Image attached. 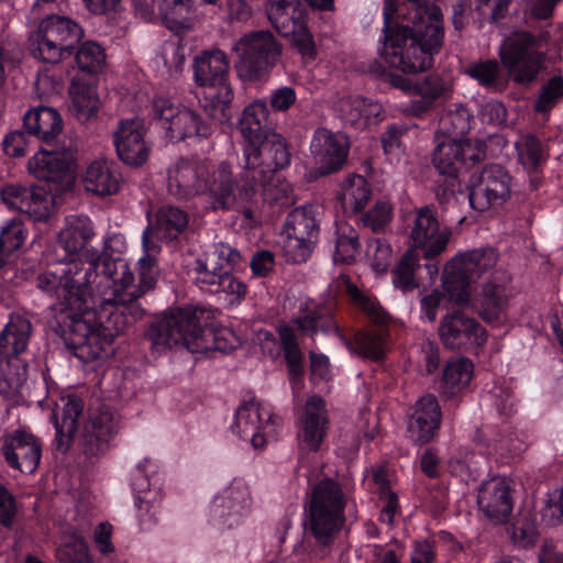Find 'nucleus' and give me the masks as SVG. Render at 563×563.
<instances>
[{"instance_id": "1", "label": "nucleus", "mask_w": 563, "mask_h": 563, "mask_svg": "<svg viewBox=\"0 0 563 563\" xmlns=\"http://www.w3.org/2000/svg\"><path fill=\"white\" fill-rule=\"evenodd\" d=\"M99 260L70 261L37 276V287L65 313L63 338L84 363L103 362L126 325L124 310L103 294L95 295Z\"/></svg>"}, {"instance_id": "2", "label": "nucleus", "mask_w": 563, "mask_h": 563, "mask_svg": "<svg viewBox=\"0 0 563 563\" xmlns=\"http://www.w3.org/2000/svg\"><path fill=\"white\" fill-rule=\"evenodd\" d=\"M410 9L406 20L412 26H391L397 9L393 0H385V41L380 51L386 62L404 73H418L428 69L433 55L442 45L443 27L440 9L432 0H408Z\"/></svg>"}, {"instance_id": "3", "label": "nucleus", "mask_w": 563, "mask_h": 563, "mask_svg": "<svg viewBox=\"0 0 563 563\" xmlns=\"http://www.w3.org/2000/svg\"><path fill=\"white\" fill-rule=\"evenodd\" d=\"M212 311L198 306L168 310L148 331L152 347L161 353L183 346L191 353L229 352L241 345V339L230 328L209 329Z\"/></svg>"}, {"instance_id": "4", "label": "nucleus", "mask_w": 563, "mask_h": 563, "mask_svg": "<svg viewBox=\"0 0 563 563\" xmlns=\"http://www.w3.org/2000/svg\"><path fill=\"white\" fill-rule=\"evenodd\" d=\"M167 185L168 191L180 199L208 192L214 210L229 209L235 202L231 168L227 163L214 167L179 159L168 169Z\"/></svg>"}, {"instance_id": "5", "label": "nucleus", "mask_w": 563, "mask_h": 563, "mask_svg": "<svg viewBox=\"0 0 563 563\" xmlns=\"http://www.w3.org/2000/svg\"><path fill=\"white\" fill-rule=\"evenodd\" d=\"M194 79L200 88L199 102L209 115L221 122L230 120L233 91L229 82L227 55L222 51H211L197 56Z\"/></svg>"}, {"instance_id": "6", "label": "nucleus", "mask_w": 563, "mask_h": 563, "mask_svg": "<svg viewBox=\"0 0 563 563\" xmlns=\"http://www.w3.org/2000/svg\"><path fill=\"white\" fill-rule=\"evenodd\" d=\"M137 262L139 284H134L133 273L123 262L115 265V276L111 277L108 272L100 275L95 283L97 291H101L108 301H113L123 310L132 305L143 294L151 290L158 278V268L154 257V253H147Z\"/></svg>"}, {"instance_id": "7", "label": "nucleus", "mask_w": 563, "mask_h": 563, "mask_svg": "<svg viewBox=\"0 0 563 563\" xmlns=\"http://www.w3.org/2000/svg\"><path fill=\"white\" fill-rule=\"evenodd\" d=\"M282 45L269 31H253L242 35L233 45L239 76L249 81L266 76L278 63Z\"/></svg>"}, {"instance_id": "8", "label": "nucleus", "mask_w": 563, "mask_h": 563, "mask_svg": "<svg viewBox=\"0 0 563 563\" xmlns=\"http://www.w3.org/2000/svg\"><path fill=\"white\" fill-rule=\"evenodd\" d=\"M498 261L496 250L478 249L455 255L444 267L443 288L450 300L465 305L470 300L471 283L492 269Z\"/></svg>"}, {"instance_id": "9", "label": "nucleus", "mask_w": 563, "mask_h": 563, "mask_svg": "<svg viewBox=\"0 0 563 563\" xmlns=\"http://www.w3.org/2000/svg\"><path fill=\"white\" fill-rule=\"evenodd\" d=\"M345 504L346 496L335 481L323 478L312 486L309 503L310 525L320 543H327L341 529Z\"/></svg>"}, {"instance_id": "10", "label": "nucleus", "mask_w": 563, "mask_h": 563, "mask_svg": "<svg viewBox=\"0 0 563 563\" xmlns=\"http://www.w3.org/2000/svg\"><path fill=\"white\" fill-rule=\"evenodd\" d=\"M253 497L242 478H233L212 498L208 520L218 530H229L242 525L251 515Z\"/></svg>"}, {"instance_id": "11", "label": "nucleus", "mask_w": 563, "mask_h": 563, "mask_svg": "<svg viewBox=\"0 0 563 563\" xmlns=\"http://www.w3.org/2000/svg\"><path fill=\"white\" fill-rule=\"evenodd\" d=\"M154 119L165 136L175 141L187 139H208L211 126L194 110L179 106L165 97L155 98L152 102Z\"/></svg>"}, {"instance_id": "12", "label": "nucleus", "mask_w": 563, "mask_h": 563, "mask_svg": "<svg viewBox=\"0 0 563 563\" xmlns=\"http://www.w3.org/2000/svg\"><path fill=\"white\" fill-rule=\"evenodd\" d=\"M283 426V419L268 406L252 400L240 406L235 412L232 432L254 449L264 448L276 439Z\"/></svg>"}, {"instance_id": "13", "label": "nucleus", "mask_w": 563, "mask_h": 563, "mask_svg": "<svg viewBox=\"0 0 563 563\" xmlns=\"http://www.w3.org/2000/svg\"><path fill=\"white\" fill-rule=\"evenodd\" d=\"M499 56L511 77L520 84L533 81L543 67L544 56L536 47V38L515 32L500 46Z\"/></svg>"}, {"instance_id": "14", "label": "nucleus", "mask_w": 563, "mask_h": 563, "mask_svg": "<svg viewBox=\"0 0 563 563\" xmlns=\"http://www.w3.org/2000/svg\"><path fill=\"white\" fill-rule=\"evenodd\" d=\"M75 153L65 143H46L29 161V172L36 178L56 183L69 190L75 184Z\"/></svg>"}, {"instance_id": "15", "label": "nucleus", "mask_w": 563, "mask_h": 563, "mask_svg": "<svg viewBox=\"0 0 563 563\" xmlns=\"http://www.w3.org/2000/svg\"><path fill=\"white\" fill-rule=\"evenodd\" d=\"M512 178L503 166L493 164L470 180V203L479 212L501 206L511 194Z\"/></svg>"}, {"instance_id": "16", "label": "nucleus", "mask_w": 563, "mask_h": 563, "mask_svg": "<svg viewBox=\"0 0 563 563\" xmlns=\"http://www.w3.org/2000/svg\"><path fill=\"white\" fill-rule=\"evenodd\" d=\"M329 417L322 397L312 395L298 408L296 427L297 444L301 453L317 452L321 449L329 431Z\"/></svg>"}, {"instance_id": "17", "label": "nucleus", "mask_w": 563, "mask_h": 563, "mask_svg": "<svg viewBox=\"0 0 563 563\" xmlns=\"http://www.w3.org/2000/svg\"><path fill=\"white\" fill-rule=\"evenodd\" d=\"M452 236V230L442 225L429 207L415 212L410 230V240L415 249L420 250L426 258L442 254Z\"/></svg>"}, {"instance_id": "18", "label": "nucleus", "mask_w": 563, "mask_h": 563, "mask_svg": "<svg viewBox=\"0 0 563 563\" xmlns=\"http://www.w3.org/2000/svg\"><path fill=\"white\" fill-rule=\"evenodd\" d=\"M439 336L448 349L460 350L483 346L488 333L474 318L456 310L442 318Z\"/></svg>"}, {"instance_id": "19", "label": "nucleus", "mask_w": 563, "mask_h": 563, "mask_svg": "<svg viewBox=\"0 0 563 563\" xmlns=\"http://www.w3.org/2000/svg\"><path fill=\"white\" fill-rule=\"evenodd\" d=\"M131 486L141 521L153 520L162 500L156 463L150 459L142 460L132 473Z\"/></svg>"}, {"instance_id": "20", "label": "nucleus", "mask_w": 563, "mask_h": 563, "mask_svg": "<svg viewBox=\"0 0 563 563\" xmlns=\"http://www.w3.org/2000/svg\"><path fill=\"white\" fill-rule=\"evenodd\" d=\"M147 219L148 224L142 235L143 250L147 253H158V242L176 239L189 222L187 212L174 206H163L154 216L147 214Z\"/></svg>"}, {"instance_id": "21", "label": "nucleus", "mask_w": 563, "mask_h": 563, "mask_svg": "<svg viewBox=\"0 0 563 563\" xmlns=\"http://www.w3.org/2000/svg\"><path fill=\"white\" fill-rule=\"evenodd\" d=\"M1 453L10 467L31 474L38 467L42 443L32 432L19 428L3 435Z\"/></svg>"}, {"instance_id": "22", "label": "nucleus", "mask_w": 563, "mask_h": 563, "mask_svg": "<svg viewBox=\"0 0 563 563\" xmlns=\"http://www.w3.org/2000/svg\"><path fill=\"white\" fill-rule=\"evenodd\" d=\"M240 261V253L231 245L219 243L206 254L205 258H198L195 268V282L203 291L214 292L221 285L224 276L232 271Z\"/></svg>"}, {"instance_id": "23", "label": "nucleus", "mask_w": 563, "mask_h": 563, "mask_svg": "<svg viewBox=\"0 0 563 563\" xmlns=\"http://www.w3.org/2000/svg\"><path fill=\"white\" fill-rule=\"evenodd\" d=\"M136 13L145 21L159 19L169 30L189 27L192 15V0H133Z\"/></svg>"}, {"instance_id": "24", "label": "nucleus", "mask_w": 563, "mask_h": 563, "mask_svg": "<svg viewBox=\"0 0 563 563\" xmlns=\"http://www.w3.org/2000/svg\"><path fill=\"white\" fill-rule=\"evenodd\" d=\"M486 143H439L433 153V164L442 175L456 176L463 168L485 157Z\"/></svg>"}, {"instance_id": "25", "label": "nucleus", "mask_w": 563, "mask_h": 563, "mask_svg": "<svg viewBox=\"0 0 563 563\" xmlns=\"http://www.w3.org/2000/svg\"><path fill=\"white\" fill-rule=\"evenodd\" d=\"M508 279L506 277L503 283L489 280L474 300L475 312L492 327H500L508 321L509 300L514 296L507 285Z\"/></svg>"}, {"instance_id": "26", "label": "nucleus", "mask_w": 563, "mask_h": 563, "mask_svg": "<svg viewBox=\"0 0 563 563\" xmlns=\"http://www.w3.org/2000/svg\"><path fill=\"white\" fill-rule=\"evenodd\" d=\"M477 504L484 515L496 522L508 518L514 508L510 482L505 477H492L481 485Z\"/></svg>"}, {"instance_id": "27", "label": "nucleus", "mask_w": 563, "mask_h": 563, "mask_svg": "<svg viewBox=\"0 0 563 563\" xmlns=\"http://www.w3.org/2000/svg\"><path fill=\"white\" fill-rule=\"evenodd\" d=\"M81 181L88 192L103 198L117 195L121 190L124 179L119 166L113 161L96 158L87 165Z\"/></svg>"}, {"instance_id": "28", "label": "nucleus", "mask_w": 563, "mask_h": 563, "mask_svg": "<svg viewBox=\"0 0 563 563\" xmlns=\"http://www.w3.org/2000/svg\"><path fill=\"white\" fill-rule=\"evenodd\" d=\"M441 422V410L433 395L421 397L415 406L408 423L409 438L416 443H427L433 439Z\"/></svg>"}, {"instance_id": "29", "label": "nucleus", "mask_w": 563, "mask_h": 563, "mask_svg": "<svg viewBox=\"0 0 563 563\" xmlns=\"http://www.w3.org/2000/svg\"><path fill=\"white\" fill-rule=\"evenodd\" d=\"M243 153L253 179L256 173L282 169L290 162L286 143H245Z\"/></svg>"}, {"instance_id": "30", "label": "nucleus", "mask_w": 563, "mask_h": 563, "mask_svg": "<svg viewBox=\"0 0 563 563\" xmlns=\"http://www.w3.org/2000/svg\"><path fill=\"white\" fill-rule=\"evenodd\" d=\"M338 110L345 126L355 131H363L383 119L382 104L360 96L342 98Z\"/></svg>"}, {"instance_id": "31", "label": "nucleus", "mask_w": 563, "mask_h": 563, "mask_svg": "<svg viewBox=\"0 0 563 563\" xmlns=\"http://www.w3.org/2000/svg\"><path fill=\"white\" fill-rule=\"evenodd\" d=\"M117 421L113 413L104 408H91L84 424L82 438L91 454L101 452L115 432Z\"/></svg>"}, {"instance_id": "32", "label": "nucleus", "mask_w": 563, "mask_h": 563, "mask_svg": "<svg viewBox=\"0 0 563 563\" xmlns=\"http://www.w3.org/2000/svg\"><path fill=\"white\" fill-rule=\"evenodd\" d=\"M60 412H54L51 421L56 430V446L59 450H67L77 430V420L82 413L84 404L74 395L60 398Z\"/></svg>"}, {"instance_id": "33", "label": "nucleus", "mask_w": 563, "mask_h": 563, "mask_svg": "<svg viewBox=\"0 0 563 563\" xmlns=\"http://www.w3.org/2000/svg\"><path fill=\"white\" fill-rule=\"evenodd\" d=\"M32 333L27 317L12 313L0 333V357H20L25 352Z\"/></svg>"}, {"instance_id": "34", "label": "nucleus", "mask_w": 563, "mask_h": 563, "mask_svg": "<svg viewBox=\"0 0 563 563\" xmlns=\"http://www.w3.org/2000/svg\"><path fill=\"white\" fill-rule=\"evenodd\" d=\"M95 232L88 217H67L64 228L58 235V246L65 252V257L74 256L86 250Z\"/></svg>"}, {"instance_id": "35", "label": "nucleus", "mask_w": 563, "mask_h": 563, "mask_svg": "<svg viewBox=\"0 0 563 563\" xmlns=\"http://www.w3.org/2000/svg\"><path fill=\"white\" fill-rule=\"evenodd\" d=\"M23 122L29 134L42 141H54L63 132L60 114L49 107L29 110L23 118Z\"/></svg>"}, {"instance_id": "36", "label": "nucleus", "mask_w": 563, "mask_h": 563, "mask_svg": "<svg viewBox=\"0 0 563 563\" xmlns=\"http://www.w3.org/2000/svg\"><path fill=\"white\" fill-rule=\"evenodd\" d=\"M268 109L264 100L247 106L240 119V130L245 141H269L274 135L267 122Z\"/></svg>"}, {"instance_id": "37", "label": "nucleus", "mask_w": 563, "mask_h": 563, "mask_svg": "<svg viewBox=\"0 0 563 563\" xmlns=\"http://www.w3.org/2000/svg\"><path fill=\"white\" fill-rule=\"evenodd\" d=\"M372 197L369 183L361 175L346 176L336 192V199L346 212H361Z\"/></svg>"}, {"instance_id": "38", "label": "nucleus", "mask_w": 563, "mask_h": 563, "mask_svg": "<svg viewBox=\"0 0 563 563\" xmlns=\"http://www.w3.org/2000/svg\"><path fill=\"white\" fill-rule=\"evenodd\" d=\"M266 15L279 34L294 32V25L306 18L300 0H268Z\"/></svg>"}, {"instance_id": "39", "label": "nucleus", "mask_w": 563, "mask_h": 563, "mask_svg": "<svg viewBox=\"0 0 563 563\" xmlns=\"http://www.w3.org/2000/svg\"><path fill=\"white\" fill-rule=\"evenodd\" d=\"M285 360L288 366V376L295 395L303 388V355L300 351L295 331L289 325H280L278 329Z\"/></svg>"}, {"instance_id": "40", "label": "nucleus", "mask_w": 563, "mask_h": 563, "mask_svg": "<svg viewBox=\"0 0 563 563\" xmlns=\"http://www.w3.org/2000/svg\"><path fill=\"white\" fill-rule=\"evenodd\" d=\"M35 32L71 49H74V45L82 35L81 27L76 22L60 15H48L44 18L38 23Z\"/></svg>"}, {"instance_id": "41", "label": "nucleus", "mask_w": 563, "mask_h": 563, "mask_svg": "<svg viewBox=\"0 0 563 563\" xmlns=\"http://www.w3.org/2000/svg\"><path fill=\"white\" fill-rule=\"evenodd\" d=\"M335 284L338 291L345 292L350 297L351 302L361 309L371 321L375 323H384L386 321L387 314L378 301L369 294L360 289L347 276L341 275L335 280Z\"/></svg>"}, {"instance_id": "42", "label": "nucleus", "mask_w": 563, "mask_h": 563, "mask_svg": "<svg viewBox=\"0 0 563 563\" xmlns=\"http://www.w3.org/2000/svg\"><path fill=\"white\" fill-rule=\"evenodd\" d=\"M310 148L320 175L340 169L349 154V143H311Z\"/></svg>"}, {"instance_id": "43", "label": "nucleus", "mask_w": 563, "mask_h": 563, "mask_svg": "<svg viewBox=\"0 0 563 563\" xmlns=\"http://www.w3.org/2000/svg\"><path fill=\"white\" fill-rule=\"evenodd\" d=\"M27 366L21 357H0V394L16 396L26 380Z\"/></svg>"}, {"instance_id": "44", "label": "nucleus", "mask_w": 563, "mask_h": 563, "mask_svg": "<svg viewBox=\"0 0 563 563\" xmlns=\"http://www.w3.org/2000/svg\"><path fill=\"white\" fill-rule=\"evenodd\" d=\"M474 366L466 357L451 358L444 368L443 390L450 396L465 389L472 380Z\"/></svg>"}, {"instance_id": "45", "label": "nucleus", "mask_w": 563, "mask_h": 563, "mask_svg": "<svg viewBox=\"0 0 563 563\" xmlns=\"http://www.w3.org/2000/svg\"><path fill=\"white\" fill-rule=\"evenodd\" d=\"M358 251L360 241L356 230L346 222L338 223L333 262L335 264L351 265L355 262Z\"/></svg>"}, {"instance_id": "46", "label": "nucleus", "mask_w": 563, "mask_h": 563, "mask_svg": "<svg viewBox=\"0 0 563 563\" xmlns=\"http://www.w3.org/2000/svg\"><path fill=\"white\" fill-rule=\"evenodd\" d=\"M318 223L310 208H297L289 213L283 232L314 244L318 236Z\"/></svg>"}, {"instance_id": "47", "label": "nucleus", "mask_w": 563, "mask_h": 563, "mask_svg": "<svg viewBox=\"0 0 563 563\" xmlns=\"http://www.w3.org/2000/svg\"><path fill=\"white\" fill-rule=\"evenodd\" d=\"M69 93L73 109L79 120H87L97 112L99 98L93 86L74 80Z\"/></svg>"}, {"instance_id": "48", "label": "nucleus", "mask_w": 563, "mask_h": 563, "mask_svg": "<svg viewBox=\"0 0 563 563\" xmlns=\"http://www.w3.org/2000/svg\"><path fill=\"white\" fill-rule=\"evenodd\" d=\"M26 240V230L22 221L10 219L0 227V269L8 263L10 256L18 251Z\"/></svg>"}, {"instance_id": "49", "label": "nucleus", "mask_w": 563, "mask_h": 563, "mask_svg": "<svg viewBox=\"0 0 563 563\" xmlns=\"http://www.w3.org/2000/svg\"><path fill=\"white\" fill-rule=\"evenodd\" d=\"M347 346L351 352L378 361L384 357L387 350V333L383 329L358 333L355 345L347 344Z\"/></svg>"}, {"instance_id": "50", "label": "nucleus", "mask_w": 563, "mask_h": 563, "mask_svg": "<svg viewBox=\"0 0 563 563\" xmlns=\"http://www.w3.org/2000/svg\"><path fill=\"white\" fill-rule=\"evenodd\" d=\"M30 49L34 57L46 63H58L73 54L71 48L35 31L30 35Z\"/></svg>"}, {"instance_id": "51", "label": "nucleus", "mask_w": 563, "mask_h": 563, "mask_svg": "<svg viewBox=\"0 0 563 563\" xmlns=\"http://www.w3.org/2000/svg\"><path fill=\"white\" fill-rule=\"evenodd\" d=\"M419 266V255L415 250H408L394 271V285L402 291L418 287L416 269Z\"/></svg>"}, {"instance_id": "52", "label": "nucleus", "mask_w": 563, "mask_h": 563, "mask_svg": "<svg viewBox=\"0 0 563 563\" xmlns=\"http://www.w3.org/2000/svg\"><path fill=\"white\" fill-rule=\"evenodd\" d=\"M56 559L59 563H93L85 540L76 533L56 549Z\"/></svg>"}, {"instance_id": "53", "label": "nucleus", "mask_w": 563, "mask_h": 563, "mask_svg": "<svg viewBox=\"0 0 563 563\" xmlns=\"http://www.w3.org/2000/svg\"><path fill=\"white\" fill-rule=\"evenodd\" d=\"M26 203L27 209H24L23 212L35 221L46 220L53 209V198L51 194L38 187L30 188Z\"/></svg>"}, {"instance_id": "54", "label": "nucleus", "mask_w": 563, "mask_h": 563, "mask_svg": "<svg viewBox=\"0 0 563 563\" xmlns=\"http://www.w3.org/2000/svg\"><path fill=\"white\" fill-rule=\"evenodd\" d=\"M78 66L88 73H99L106 65L103 48L95 42L84 43L76 54Z\"/></svg>"}, {"instance_id": "55", "label": "nucleus", "mask_w": 563, "mask_h": 563, "mask_svg": "<svg viewBox=\"0 0 563 563\" xmlns=\"http://www.w3.org/2000/svg\"><path fill=\"white\" fill-rule=\"evenodd\" d=\"M118 158L126 166L139 167L145 164L152 153L147 143H114Z\"/></svg>"}, {"instance_id": "56", "label": "nucleus", "mask_w": 563, "mask_h": 563, "mask_svg": "<svg viewBox=\"0 0 563 563\" xmlns=\"http://www.w3.org/2000/svg\"><path fill=\"white\" fill-rule=\"evenodd\" d=\"M440 126V133L445 141H464L470 130V121L464 112H455L442 118Z\"/></svg>"}, {"instance_id": "57", "label": "nucleus", "mask_w": 563, "mask_h": 563, "mask_svg": "<svg viewBox=\"0 0 563 563\" xmlns=\"http://www.w3.org/2000/svg\"><path fill=\"white\" fill-rule=\"evenodd\" d=\"M519 163L526 170L536 172L545 162L547 152L542 143H515Z\"/></svg>"}, {"instance_id": "58", "label": "nucleus", "mask_w": 563, "mask_h": 563, "mask_svg": "<svg viewBox=\"0 0 563 563\" xmlns=\"http://www.w3.org/2000/svg\"><path fill=\"white\" fill-rule=\"evenodd\" d=\"M294 32L282 34L285 37H291L294 45L297 47L301 56L306 59L316 57V44L312 34L307 27L306 18L294 25Z\"/></svg>"}, {"instance_id": "59", "label": "nucleus", "mask_w": 563, "mask_h": 563, "mask_svg": "<svg viewBox=\"0 0 563 563\" xmlns=\"http://www.w3.org/2000/svg\"><path fill=\"white\" fill-rule=\"evenodd\" d=\"M511 540L519 547L532 545L537 540L536 519L530 515H523L517 519L509 529Z\"/></svg>"}, {"instance_id": "60", "label": "nucleus", "mask_w": 563, "mask_h": 563, "mask_svg": "<svg viewBox=\"0 0 563 563\" xmlns=\"http://www.w3.org/2000/svg\"><path fill=\"white\" fill-rule=\"evenodd\" d=\"M366 257L371 267L376 273H383L390 265L391 247L385 240H372L367 244Z\"/></svg>"}, {"instance_id": "61", "label": "nucleus", "mask_w": 563, "mask_h": 563, "mask_svg": "<svg viewBox=\"0 0 563 563\" xmlns=\"http://www.w3.org/2000/svg\"><path fill=\"white\" fill-rule=\"evenodd\" d=\"M147 130L148 126L145 119L134 117L121 120L113 135L115 141H143Z\"/></svg>"}, {"instance_id": "62", "label": "nucleus", "mask_w": 563, "mask_h": 563, "mask_svg": "<svg viewBox=\"0 0 563 563\" xmlns=\"http://www.w3.org/2000/svg\"><path fill=\"white\" fill-rule=\"evenodd\" d=\"M313 244L301 239L289 235L285 232L282 233V247L287 261L294 263L305 262L311 251Z\"/></svg>"}, {"instance_id": "63", "label": "nucleus", "mask_w": 563, "mask_h": 563, "mask_svg": "<svg viewBox=\"0 0 563 563\" xmlns=\"http://www.w3.org/2000/svg\"><path fill=\"white\" fill-rule=\"evenodd\" d=\"M246 289V285L230 272L224 276L221 285H219V288L213 294H220L229 306H234L244 299Z\"/></svg>"}, {"instance_id": "64", "label": "nucleus", "mask_w": 563, "mask_h": 563, "mask_svg": "<svg viewBox=\"0 0 563 563\" xmlns=\"http://www.w3.org/2000/svg\"><path fill=\"white\" fill-rule=\"evenodd\" d=\"M563 96V79L554 76L542 88L539 99L534 106L538 112L550 110Z\"/></svg>"}]
</instances>
